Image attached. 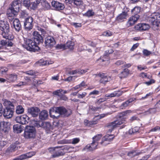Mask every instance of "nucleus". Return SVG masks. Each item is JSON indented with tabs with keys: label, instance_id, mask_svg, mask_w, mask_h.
Here are the masks:
<instances>
[{
	"label": "nucleus",
	"instance_id": "52",
	"mask_svg": "<svg viewBox=\"0 0 160 160\" xmlns=\"http://www.w3.org/2000/svg\"><path fill=\"white\" fill-rule=\"evenodd\" d=\"M129 103L128 102L126 101L125 102L123 103L120 106V108L121 109H123L127 107L129 105Z\"/></svg>",
	"mask_w": 160,
	"mask_h": 160
},
{
	"label": "nucleus",
	"instance_id": "30",
	"mask_svg": "<svg viewBox=\"0 0 160 160\" xmlns=\"http://www.w3.org/2000/svg\"><path fill=\"white\" fill-rule=\"evenodd\" d=\"M16 105V101L13 99L11 100V118L14 110V107Z\"/></svg>",
	"mask_w": 160,
	"mask_h": 160
},
{
	"label": "nucleus",
	"instance_id": "56",
	"mask_svg": "<svg viewBox=\"0 0 160 160\" xmlns=\"http://www.w3.org/2000/svg\"><path fill=\"white\" fill-rule=\"evenodd\" d=\"M1 140V137L0 136V148L4 147L5 145L6 144V142H4L3 140Z\"/></svg>",
	"mask_w": 160,
	"mask_h": 160
},
{
	"label": "nucleus",
	"instance_id": "16",
	"mask_svg": "<svg viewBox=\"0 0 160 160\" xmlns=\"http://www.w3.org/2000/svg\"><path fill=\"white\" fill-rule=\"evenodd\" d=\"M9 28V24L8 23L7 21H0V29L2 31L8 30Z\"/></svg>",
	"mask_w": 160,
	"mask_h": 160
},
{
	"label": "nucleus",
	"instance_id": "34",
	"mask_svg": "<svg viewBox=\"0 0 160 160\" xmlns=\"http://www.w3.org/2000/svg\"><path fill=\"white\" fill-rule=\"evenodd\" d=\"M24 111V108L22 106L19 105L16 108V112L18 114H21L23 113Z\"/></svg>",
	"mask_w": 160,
	"mask_h": 160
},
{
	"label": "nucleus",
	"instance_id": "4",
	"mask_svg": "<svg viewBox=\"0 0 160 160\" xmlns=\"http://www.w3.org/2000/svg\"><path fill=\"white\" fill-rule=\"evenodd\" d=\"M35 134V129L33 127H26L24 133V136L25 138H33L34 137Z\"/></svg>",
	"mask_w": 160,
	"mask_h": 160
},
{
	"label": "nucleus",
	"instance_id": "9",
	"mask_svg": "<svg viewBox=\"0 0 160 160\" xmlns=\"http://www.w3.org/2000/svg\"><path fill=\"white\" fill-rule=\"evenodd\" d=\"M150 26L148 24L146 23H139L134 27L135 29L140 31H145L148 29Z\"/></svg>",
	"mask_w": 160,
	"mask_h": 160
},
{
	"label": "nucleus",
	"instance_id": "40",
	"mask_svg": "<svg viewBox=\"0 0 160 160\" xmlns=\"http://www.w3.org/2000/svg\"><path fill=\"white\" fill-rule=\"evenodd\" d=\"M133 15L128 20H138L140 16L138 14H132Z\"/></svg>",
	"mask_w": 160,
	"mask_h": 160
},
{
	"label": "nucleus",
	"instance_id": "32",
	"mask_svg": "<svg viewBox=\"0 0 160 160\" xmlns=\"http://www.w3.org/2000/svg\"><path fill=\"white\" fill-rule=\"evenodd\" d=\"M10 108H5L3 116L7 119L10 118Z\"/></svg>",
	"mask_w": 160,
	"mask_h": 160
},
{
	"label": "nucleus",
	"instance_id": "49",
	"mask_svg": "<svg viewBox=\"0 0 160 160\" xmlns=\"http://www.w3.org/2000/svg\"><path fill=\"white\" fill-rule=\"evenodd\" d=\"M65 45L62 44H58L56 46V48L58 49H62L63 50H65Z\"/></svg>",
	"mask_w": 160,
	"mask_h": 160
},
{
	"label": "nucleus",
	"instance_id": "54",
	"mask_svg": "<svg viewBox=\"0 0 160 160\" xmlns=\"http://www.w3.org/2000/svg\"><path fill=\"white\" fill-rule=\"evenodd\" d=\"M36 152H30L28 153H26L27 156V158H28L32 157V156L35 155Z\"/></svg>",
	"mask_w": 160,
	"mask_h": 160
},
{
	"label": "nucleus",
	"instance_id": "48",
	"mask_svg": "<svg viewBox=\"0 0 160 160\" xmlns=\"http://www.w3.org/2000/svg\"><path fill=\"white\" fill-rule=\"evenodd\" d=\"M43 6L44 8L47 10L50 9L51 7L49 3L47 1H45L43 2Z\"/></svg>",
	"mask_w": 160,
	"mask_h": 160
},
{
	"label": "nucleus",
	"instance_id": "8",
	"mask_svg": "<svg viewBox=\"0 0 160 160\" xmlns=\"http://www.w3.org/2000/svg\"><path fill=\"white\" fill-rule=\"evenodd\" d=\"M55 43L54 38L51 36H48L45 39V46L47 48H52L55 45Z\"/></svg>",
	"mask_w": 160,
	"mask_h": 160
},
{
	"label": "nucleus",
	"instance_id": "25",
	"mask_svg": "<svg viewBox=\"0 0 160 160\" xmlns=\"http://www.w3.org/2000/svg\"><path fill=\"white\" fill-rule=\"evenodd\" d=\"M13 130L15 133H20L22 131L21 126L19 124L14 125L13 126Z\"/></svg>",
	"mask_w": 160,
	"mask_h": 160
},
{
	"label": "nucleus",
	"instance_id": "13",
	"mask_svg": "<svg viewBox=\"0 0 160 160\" xmlns=\"http://www.w3.org/2000/svg\"><path fill=\"white\" fill-rule=\"evenodd\" d=\"M98 145V143L95 141L92 142L91 144H88L83 149V150L88 151H92L97 148V147Z\"/></svg>",
	"mask_w": 160,
	"mask_h": 160
},
{
	"label": "nucleus",
	"instance_id": "38",
	"mask_svg": "<svg viewBox=\"0 0 160 160\" xmlns=\"http://www.w3.org/2000/svg\"><path fill=\"white\" fill-rule=\"evenodd\" d=\"M1 44L2 46H9L10 45L9 39L7 40H2L1 41Z\"/></svg>",
	"mask_w": 160,
	"mask_h": 160
},
{
	"label": "nucleus",
	"instance_id": "41",
	"mask_svg": "<svg viewBox=\"0 0 160 160\" xmlns=\"http://www.w3.org/2000/svg\"><path fill=\"white\" fill-rule=\"evenodd\" d=\"M3 104L5 107V108H10V101L5 99L3 100Z\"/></svg>",
	"mask_w": 160,
	"mask_h": 160
},
{
	"label": "nucleus",
	"instance_id": "47",
	"mask_svg": "<svg viewBox=\"0 0 160 160\" xmlns=\"http://www.w3.org/2000/svg\"><path fill=\"white\" fill-rule=\"evenodd\" d=\"M137 155V153L135 151H132L128 153V156H130L131 158L134 157L136 155Z\"/></svg>",
	"mask_w": 160,
	"mask_h": 160
},
{
	"label": "nucleus",
	"instance_id": "22",
	"mask_svg": "<svg viewBox=\"0 0 160 160\" xmlns=\"http://www.w3.org/2000/svg\"><path fill=\"white\" fill-rule=\"evenodd\" d=\"M48 117V112L46 110H43L39 113V118L41 120H43L46 119Z\"/></svg>",
	"mask_w": 160,
	"mask_h": 160
},
{
	"label": "nucleus",
	"instance_id": "59",
	"mask_svg": "<svg viewBox=\"0 0 160 160\" xmlns=\"http://www.w3.org/2000/svg\"><path fill=\"white\" fill-rule=\"evenodd\" d=\"M27 155L26 154H22L18 158L19 159V160H22L24 159H25L27 158Z\"/></svg>",
	"mask_w": 160,
	"mask_h": 160
},
{
	"label": "nucleus",
	"instance_id": "39",
	"mask_svg": "<svg viewBox=\"0 0 160 160\" xmlns=\"http://www.w3.org/2000/svg\"><path fill=\"white\" fill-rule=\"evenodd\" d=\"M102 135L101 134H98V135H96L94 137H93L92 139L93 141H95V142H98V141L102 137Z\"/></svg>",
	"mask_w": 160,
	"mask_h": 160
},
{
	"label": "nucleus",
	"instance_id": "46",
	"mask_svg": "<svg viewBox=\"0 0 160 160\" xmlns=\"http://www.w3.org/2000/svg\"><path fill=\"white\" fill-rule=\"evenodd\" d=\"M152 23L154 26L160 27V21H152Z\"/></svg>",
	"mask_w": 160,
	"mask_h": 160
},
{
	"label": "nucleus",
	"instance_id": "33",
	"mask_svg": "<svg viewBox=\"0 0 160 160\" xmlns=\"http://www.w3.org/2000/svg\"><path fill=\"white\" fill-rule=\"evenodd\" d=\"M74 46V42L71 41L68 42L65 45V49L67 48L70 49L71 50H72L73 49V47Z\"/></svg>",
	"mask_w": 160,
	"mask_h": 160
},
{
	"label": "nucleus",
	"instance_id": "11",
	"mask_svg": "<svg viewBox=\"0 0 160 160\" xmlns=\"http://www.w3.org/2000/svg\"><path fill=\"white\" fill-rule=\"evenodd\" d=\"M96 76H99L101 78L99 82L103 84H105L107 82L109 81L111 79L109 76L106 75L104 73H99L96 75Z\"/></svg>",
	"mask_w": 160,
	"mask_h": 160
},
{
	"label": "nucleus",
	"instance_id": "57",
	"mask_svg": "<svg viewBox=\"0 0 160 160\" xmlns=\"http://www.w3.org/2000/svg\"><path fill=\"white\" fill-rule=\"evenodd\" d=\"M137 21H128L127 22V25L128 27L133 25Z\"/></svg>",
	"mask_w": 160,
	"mask_h": 160
},
{
	"label": "nucleus",
	"instance_id": "61",
	"mask_svg": "<svg viewBox=\"0 0 160 160\" xmlns=\"http://www.w3.org/2000/svg\"><path fill=\"white\" fill-rule=\"evenodd\" d=\"M113 52V51L112 49H110L107 50L105 52V55L107 56L110 54L112 53Z\"/></svg>",
	"mask_w": 160,
	"mask_h": 160
},
{
	"label": "nucleus",
	"instance_id": "64",
	"mask_svg": "<svg viewBox=\"0 0 160 160\" xmlns=\"http://www.w3.org/2000/svg\"><path fill=\"white\" fill-rule=\"evenodd\" d=\"M79 71V69H77L74 70H73L70 72L69 73L70 74L74 75L78 73Z\"/></svg>",
	"mask_w": 160,
	"mask_h": 160
},
{
	"label": "nucleus",
	"instance_id": "15",
	"mask_svg": "<svg viewBox=\"0 0 160 160\" xmlns=\"http://www.w3.org/2000/svg\"><path fill=\"white\" fill-rule=\"evenodd\" d=\"M114 136L112 134H107L104 136L102 139V141L101 142V144L106 145L107 143V142H110L114 138Z\"/></svg>",
	"mask_w": 160,
	"mask_h": 160
},
{
	"label": "nucleus",
	"instance_id": "27",
	"mask_svg": "<svg viewBox=\"0 0 160 160\" xmlns=\"http://www.w3.org/2000/svg\"><path fill=\"white\" fill-rule=\"evenodd\" d=\"M41 0H35L32 2L30 4V6L32 9L34 10L38 7L40 2Z\"/></svg>",
	"mask_w": 160,
	"mask_h": 160
},
{
	"label": "nucleus",
	"instance_id": "7",
	"mask_svg": "<svg viewBox=\"0 0 160 160\" xmlns=\"http://www.w3.org/2000/svg\"><path fill=\"white\" fill-rule=\"evenodd\" d=\"M29 119V118L26 115H23L16 118L17 122L22 124H26L28 123Z\"/></svg>",
	"mask_w": 160,
	"mask_h": 160
},
{
	"label": "nucleus",
	"instance_id": "58",
	"mask_svg": "<svg viewBox=\"0 0 160 160\" xmlns=\"http://www.w3.org/2000/svg\"><path fill=\"white\" fill-rule=\"evenodd\" d=\"M156 112V110L155 108H151L148 111H147L148 113H154Z\"/></svg>",
	"mask_w": 160,
	"mask_h": 160
},
{
	"label": "nucleus",
	"instance_id": "20",
	"mask_svg": "<svg viewBox=\"0 0 160 160\" xmlns=\"http://www.w3.org/2000/svg\"><path fill=\"white\" fill-rule=\"evenodd\" d=\"M160 13L158 12H154L152 13L148 17V19L151 20L154 19V20H160Z\"/></svg>",
	"mask_w": 160,
	"mask_h": 160
},
{
	"label": "nucleus",
	"instance_id": "29",
	"mask_svg": "<svg viewBox=\"0 0 160 160\" xmlns=\"http://www.w3.org/2000/svg\"><path fill=\"white\" fill-rule=\"evenodd\" d=\"M13 26L16 31L18 32L20 30L21 25L19 21H13Z\"/></svg>",
	"mask_w": 160,
	"mask_h": 160
},
{
	"label": "nucleus",
	"instance_id": "43",
	"mask_svg": "<svg viewBox=\"0 0 160 160\" xmlns=\"http://www.w3.org/2000/svg\"><path fill=\"white\" fill-rule=\"evenodd\" d=\"M17 79V75L15 74H11V82H13L16 81Z\"/></svg>",
	"mask_w": 160,
	"mask_h": 160
},
{
	"label": "nucleus",
	"instance_id": "44",
	"mask_svg": "<svg viewBox=\"0 0 160 160\" xmlns=\"http://www.w3.org/2000/svg\"><path fill=\"white\" fill-rule=\"evenodd\" d=\"M62 147V146H58L54 147H50L48 148V150L49 151V152L50 153H51L53 154L55 151V150L56 149L58 148H60Z\"/></svg>",
	"mask_w": 160,
	"mask_h": 160
},
{
	"label": "nucleus",
	"instance_id": "35",
	"mask_svg": "<svg viewBox=\"0 0 160 160\" xmlns=\"http://www.w3.org/2000/svg\"><path fill=\"white\" fill-rule=\"evenodd\" d=\"M141 9L140 7L136 6L131 10V13L132 14H138L140 12Z\"/></svg>",
	"mask_w": 160,
	"mask_h": 160
},
{
	"label": "nucleus",
	"instance_id": "53",
	"mask_svg": "<svg viewBox=\"0 0 160 160\" xmlns=\"http://www.w3.org/2000/svg\"><path fill=\"white\" fill-rule=\"evenodd\" d=\"M136 128H132L130 129L128 131L129 134L130 135H132V134H134L138 131V130L137 129L136 130Z\"/></svg>",
	"mask_w": 160,
	"mask_h": 160
},
{
	"label": "nucleus",
	"instance_id": "17",
	"mask_svg": "<svg viewBox=\"0 0 160 160\" xmlns=\"http://www.w3.org/2000/svg\"><path fill=\"white\" fill-rule=\"evenodd\" d=\"M66 2L72 5H74L76 6L82 5L83 3L82 0H66Z\"/></svg>",
	"mask_w": 160,
	"mask_h": 160
},
{
	"label": "nucleus",
	"instance_id": "18",
	"mask_svg": "<svg viewBox=\"0 0 160 160\" xmlns=\"http://www.w3.org/2000/svg\"><path fill=\"white\" fill-rule=\"evenodd\" d=\"M122 93V91H116L110 94H106L105 97L107 98H112L116 96L119 97L121 96Z\"/></svg>",
	"mask_w": 160,
	"mask_h": 160
},
{
	"label": "nucleus",
	"instance_id": "28",
	"mask_svg": "<svg viewBox=\"0 0 160 160\" xmlns=\"http://www.w3.org/2000/svg\"><path fill=\"white\" fill-rule=\"evenodd\" d=\"M64 154L60 150H57L55 149L52 155V158H55L60 156H63Z\"/></svg>",
	"mask_w": 160,
	"mask_h": 160
},
{
	"label": "nucleus",
	"instance_id": "19",
	"mask_svg": "<svg viewBox=\"0 0 160 160\" xmlns=\"http://www.w3.org/2000/svg\"><path fill=\"white\" fill-rule=\"evenodd\" d=\"M131 112H132V111L131 110H128L121 112L119 114V118L117 120L121 121L123 119H124L125 121V119L123 117L129 114Z\"/></svg>",
	"mask_w": 160,
	"mask_h": 160
},
{
	"label": "nucleus",
	"instance_id": "36",
	"mask_svg": "<svg viewBox=\"0 0 160 160\" xmlns=\"http://www.w3.org/2000/svg\"><path fill=\"white\" fill-rule=\"evenodd\" d=\"M8 69L5 67H1L0 68V74L2 75L6 74L8 71Z\"/></svg>",
	"mask_w": 160,
	"mask_h": 160
},
{
	"label": "nucleus",
	"instance_id": "60",
	"mask_svg": "<svg viewBox=\"0 0 160 160\" xmlns=\"http://www.w3.org/2000/svg\"><path fill=\"white\" fill-rule=\"evenodd\" d=\"M26 73L32 76L35 75L36 74V73L35 72L32 70L27 71L26 72Z\"/></svg>",
	"mask_w": 160,
	"mask_h": 160
},
{
	"label": "nucleus",
	"instance_id": "10",
	"mask_svg": "<svg viewBox=\"0 0 160 160\" xmlns=\"http://www.w3.org/2000/svg\"><path fill=\"white\" fill-rule=\"evenodd\" d=\"M40 111V109L37 107H31L28 109V112L33 117H37Z\"/></svg>",
	"mask_w": 160,
	"mask_h": 160
},
{
	"label": "nucleus",
	"instance_id": "42",
	"mask_svg": "<svg viewBox=\"0 0 160 160\" xmlns=\"http://www.w3.org/2000/svg\"><path fill=\"white\" fill-rule=\"evenodd\" d=\"M94 14V12L92 10H89L85 13V15L88 17H90L93 16Z\"/></svg>",
	"mask_w": 160,
	"mask_h": 160
},
{
	"label": "nucleus",
	"instance_id": "12",
	"mask_svg": "<svg viewBox=\"0 0 160 160\" xmlns=\"http://www.w3.org/2000/svg\"><path fill=\"white\" fill-rule=\"evenodd\" d=\"M32 34L33 36V40L36 42L38 44H39L42 41V37L38 32L37 31L34 32Z\"/></svg>",
	"mask_w": 160,
	"mask_h": 160
},
{
	"label": "nucleus",
	"instance_id": "62",
	"mask_svg": "<svg viewBox=\"0 0 160 160\" xmlns=\"http://www.w3.org/2000/svg\"><path fill=\"white\" fill-rule=\"evenodd\" d=\"M41 122H34V125L38 128L41 127Z\"/></svg>",
	"mask_w": 160,
	"mask_h": 160
},
{
	"label": "nucleus",
	"instance_id": "5",
	"mask_svg": "<svg viewBox=\"0 0 160 160\" xmlns=\"http://www.w3.org/2000/svg\"><path fill=\"white\" fill-rule=\"evenodd\" d=\"M125 120L123 119L121 121L116 120L107 124L106 126L107 130L108 132H111L116 128L119 125L124 123Z\"/></svg>",
	"mask_w": 160,
	"mask_h": 160
},
{
	"label": "nucleus",
	"instance_id": "3",
	"mask_svg": "<svg viewBox=\"0 0 160 160\" xmlns=\"http://www.w3.org/2000/svg\"><path fill=\"white\" fill-rule=\"evenodd\" d=\"M20 2L19 0H15L11 4V19L12 20H19L18 18H14L17 15L19 11Z\"/></svg>",
	"mask_w": 160,
	"mask_h": 160
},
{
	"label": "nucleus",
	"instance_id": "24",
	"mask_svg": "<svg viewBox=\"0 0 160 160\" xmlns=\"http://www.w3.org/2000/svg\"><path fill=\"white\" fill-rule=\"evenodd\" d=\"M128 17V11H123L117 16V20L126 19Z\"/></svg>",
	"mask_w": 160,
	"mask_h": 160
},
{
	"label": "nucleus",
	"instance_id": "1",
	"mask_svg": "<svg viewBox=\"0 0 160 160\" xmlns=\"http://www.w3.org/2000/svg\"><path fill=\"white\" fill-rule=\"evenodd\" d=\"M72 113V111L71 109H67L63 107H55L49 111L50 117L54 119H57L60 116L68 117Z\"/></svg>",
	"mask_w": 160,
	"mask_h": 160
},
{
	"label": "nucleus",
	"instance_id": "55",
	"mask_svg": "<svg viewBox=\"0 0 160 160\" xmlns=\"http://www.w3.org/2000/svg\"><path fill=\"white\" fill-rule=\"evenodd\" d=\"M143 54L146 56H148L151 54V52L147 49H144L143 51Z\"/></svg>",
	"mask_w": 160,
	"mask_h": 160
},
{
	"label": "nucleus",
	"instance_id": "26",
	"mask_svg": "<svg viewBox=\"0 0 160 160\" xmlns=\"http://www.w3.org/2000/svg\"><path fill=\"white\" fill-rule=\"evenodd\" d=\"M129 71L127 68H125L123 71L119 74V76L121 78H123L128 76L129 73Z\"/></svg>",
	"mask_w": 160,
	"mask_h": 160
},
{
	"label": "nucleus",
	"instance_id": "50",
	"mask_svg": "<svg viewBox=\"0 0 160 160\" xmlns=\"http://www.w3.org/2000/svg\"><path fill=\"white\" fill-rule=\"evenodd\" d=\"M63 91L62 89H59L53 92V93L55 95L58 96H61V92Z\"/></svg>",
	"mask_w": 160,
	"mask_h": 160
},
{
	"label": "nucleus",
	"instance_id": "31",
	"mask_svg": "<svg viewBox=\"0 0 160 160\" xmlns=\"http://www.w3.org/2000/svg\"><path fill=\"white\" fill-rule=\"evenodd\" d=\"M27 14H26L24 12L22 11L21 12L20 18L21 19H24L25 20H29V19L30 20H33V18L32 17H27Z\"/></svg>",
	"mask_w": 160,
	"mask_h": 160
},
{
	"label": "nucleus",
	"instance_id": "45",
	"mask_svg": "<svg viewBox=\"0 0 160 160\" xmlns=\"http://www.w3.org/2000/svg\"><path fill=\"white\" fill-rule=\"evenodd\" d=\"M22 2L25 7H29L30 6V0H22Z\"/></svg>",
	"mask_w": 160,
	"mask_h": 160
},
{
	"label": "nucleus",
	"instance_id": "2",
	"mask_svg": "<svg viewBox=\"0 0 160 160\" xmlns=\"http://www.w3.org/2000/svg\"><path fill=\"white\" fill-rule=\"evenodd\" d=\"M24 41V43L22 46L28 50L35 52L39 49L38 44L33 39L25 38Z\"/></svg>",
	"mask_w": 160,
	"mask_h": 160
},
{
	"label": "nucleus",
	"instance_id": "63",
	"mask_svg": "<svg viewBox=\"0 0 160 160\" xmlns=\"http://www.w3.org/2000/svg\"><path fill=\"white\" fill-rule=\"evenodd\" d=\"M80 141V140L78 138H73L72 142V144H76L78 143Z\"/></svg>",
	"mask_w": 160,
	"mask_h": 160
},
{
	"label": "nucleus",
	"instance_id": "37",
	"mask_svg": "<svg viewBox=\"0 0 160 160\" xmlns=\"http://www.w3.org/2000/svg\"><path fill=\"white\" fill-rule=\"evenodd\" d=\"M9 32V30H6V31H4L2 33V35L3 37L5 38L6 40L9 39V34L8 33Z\"/></svg>",
	"mask_w": 160,
	"mask_h": 160
},
{
	"label": "nucleus",
	"instance_id": "21",
	"mask_svg": "<svg viewBox=\"0 0 160 160\" xmlns=\"http://www.w3.org/2000/svg\"><path fill=\"white\" fill-rule=\"evenodd\" d=\"M30 21L31 22H29V21H25V22H24L25 29L26 31H30L32 28V21Z\"/></svg>",
	"mask_w": 160,
	"mask_h": 160
},
{
	"label": "nucleus",
	"instance_id": "51",
	"mask_svg": "<svg viewBox=\"0 0 160 160\" xmlns=\"http://www.w3.org/2000/svg\"><path fill=\"white\" fill-rule=\"evenodd\" d=\"M102 34L104 36L109 37L112 35V33L109 31H107L104 32Z\"/></svg>",
	"mask_w": 160,
	"mask_h": 160
},
{
	"label": "nucleus",
	"instance_id": "14",
	"mask_svg": "<svg viewBox=\"0 0 160 160\" xmlns=\"http://www.w3.org/2000/svg\"><path fill=\"white\" fill-rule=\"evenodd\" d=\"M51 4L52 6L54 8L57 10H62L65 8L64 4L57 1H53L52 2Z\"/></svg>",
	"mask_w": 160,
	"mask_h": 160
},
{
	"label": "nucleus",
	"instance_id": "23",
	"mask_svg": "<svg viewBox=\"0 0 160 160\" xmlns=\"http://www.w3.org/2000/svg\"><path fill=\"white\" fill-rule=\"evenodd\" d=\"M41 127L47 131L50 130L52 128L50 123L46 122H41Z\"/></svg>",
	"mask_w": 160,
	"mask_h": 160
},
{
	"label": "nucleus",
	"instance_id": "6",
	"mask_svg": "<svg viewBox=\"0 0 160 160\" xmlns=\"http://www.w3.org/2000/svg\"><path fill=\"white\" fill-rule=\"evenodd\" d=\"M10 122H2L0 123V129L5 134H8L10 130Z\"/></svg>",
	"mask_w": 160,
	"mask_h": 160
}]
</instances>
